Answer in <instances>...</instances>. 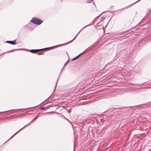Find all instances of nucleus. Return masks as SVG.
Returning <instances> with one entry per match:
<instances>
[{"label": "nucleus", "mask_w": 151, "mask_h": 151, "mask_svg": "<svg viewBox=\"0 0 151 151\" xmlns=\"http://www.w3.org/2000/svg\"><path fill=\"white\" fill-rule=\"evenodd\" d=\"M30 22L37 25H40L42 22L41 19L36 17L32 18Z\"/></svg>", "instance_id": "1"}, {"label": "nucleus", "mask_w": 151, "mask_h": 151, "mask_svg": "<svg viewBox=\"0 0 151 151\" xmlns=\"http://www.w3.org/2000/svg\"><path fill=\"white\" fill-rule=\"evenodd\" d=\"M47 48H45L44 49H37V50H30V52L32 53H35L38 52H39L40 51L44 50L47 49Z\"/></svg>", "instance_id": "2"}, {"label": "nucleus", "mask_w": 151, "mask_h": 151, "mask_svg": "<svg viewBox=\"0 0 151 151\" xmlns=\"http://www.w3.org/2000/svg\"><path fill=\"white\" fill-rule=\"evenodd\" d=\"M6 42L7 43H9L12 45H15L16 44V40H14L13 41H7Z\"/></svg>", "instance_id": "3"}, {"label": "nucleus", "mask_w": 151, "mask_h": 151, "mask_svg": "<svg viewBox=\"0 0 151 151\" xmlns=\"http://www.w3.org/2000/svg\"><path fill=\"white\" fill-rule=\"evenodd\" d=\"M38 116H36V117H35V118L33 119L30 122H29L28 124H27L26 125H25V126H24V127H22V128H21V129H20L18 132H17L19 131V130H21V129H22L24 127H26V126L27 125H28L29 124H30L31 122H32L33 121H34V120L37 119L38 117Z\"/></svg>", "instance_id": "4"}, {"label": "nucleus", "mask_w": 151, "mask_h": 151, "mask_svg": "<svg viewBox=\"0 0 151 151\" xmlns=\"http://www.w3.org/2000/svg\"><path fill=\"white\" fill-rule=\"evenodd\" d=\"M83 52H82L81 53V54H79V55H78L76 57H75V58H73L72 60H74L76 59H77L78 58L82 53H83Z\"/></svg>", "instance_id": "5"}, {"label": "nucleus", "mask_w": 151, "mask_h": 151, "mask_svg": "<svg viewBox=\"0 0 151 151\" xmlns=\"http://www.w3.org/2000/svg\"><path fill=\"white\" fill-rule=\"evenodd\" d=\"M101 21H102L103 20H104L105 19V17L104 16H102L101 18Z\"/></svg>", "instance_id": "6"}, {"label": "nucleus", "mask_w": 151, "mask_h": 151, "mask_svg": "<svg viewBox=\"0 0 151 151\" xmlns=\"http://www.w3.org/2000/svg\"><path fill=\"white\" fill-rule=\"evenodd\" d=\"M93 0H88L87 3H89L91 2Z\"/></svg>", "instance_id": "7"}, {"label": "nucleus", "mask_w": 151, "mask_h": 151, "mask_svg": "<svg viewBox=\"0 0 151 151\" xmlns=\"http://www.w3.org/2000/svg\"><path fill=\"white\" fill-rule=\"evenodd\" d=\"M99 28H104V26H103L102 25L100 26V27H99Z\"/></svg>", "instance_id": "8"}, {"label": "nucleus", "mask_w": 151, "mask_h": 151, "mask_svg": "<svg viewBox=\"0 0 151 151\" xmlns=\"http://www.w3.org/2000/svg\"><path fill=\"white\" fill-rule=\"evenodd\" d=\"M44 53H38V54H39V55H42V54Z\"/></svg>", "instance_id": "9"}, {"label": "nucleus", "mask_w": 151, "mask_h": 151, "mask_svg": "<svg viewBox=\"0 0 151 151\" xmlns=\"http://www.w3.org/2000/svg\"><path fill=\"white\" fill-rule=\"evenodd\" d=\"M78 34H78H77V35H76V36L74 37V38L73 39V40H74L76 39V36H77V35Z\"/></svg>", "instance_id": "10"}, {"label": "nucleus", "mask_w": 151, "mask_h": 151, "mask_svg": "<svg viewBox=\"0 0 151 151\" xmlns=\"http://www.w3.org/2000/svg\"><path fill=\"white\" fill-rule=\"evenodd\" d=\"M43 108H43V107H42V108H40V109H41V110H42V109H43Z\"/></svg>", "instance_id": "11"}, {"label": "nucleus", "mask_w": 151, "mask_h": 151, "mask_svg": "<svg viewBox=\"0 0 151 151\" xmlns=\"http://www.w3.org/2000/svg\"><path fill=\"white\" fill-rule=\"evenodd\" d=\"M89 25H88V26H89ZM87 26H88V25H87V26H85V27H83L82 28V29L84 28V27H87Z\"/></svg>", "instance_id": "12"}, {"label": "nucleus", "mask_w": 151, "mask_h": 151, "mask_svg": "<svg viewBox=\"0 0 151 151\" xmlns=\"http://www.w3.org/2000/svg\"><path fill=\"white\" fill-rule=\"evenodd\" d=\"M96 26H97V27H98L99 26V25H98V24H97V25Z\"/></svg>", "instance_id": "13"}, {"label": "nucleus", "mask_w": 151, "mask_h": 151, "mask_svg": "<svg viewBox=\"0 0 151 151\" xmlns=\"http://www.w3.org/2000/svg\"><path fill=\"white\" fill-rule=\"evenodd\" d=\"M57 83H56V85H55V87H56V85H57Z\"/></svg>", "instance_id": "14"}, {"label": "nucleus", "mask_w": 151, "mask_h": 151, "mask_svg": "<svg viewBox=\"0 0 151 151\" xmlns=\"http://www.w3.org/2000/svg\"><path fill=\"white\" fill-rule=\"evenodd\" d=\"M19 110V109H18V110H16V111H18V110Z\"/></svg>", "instance_id": "15"}, {"label": "nucleus", "mask_w": 151, "mask_h": 151, "mask_svg": "<svg viewBox=\"0 0 151 151\" xmlns=\"http://www.w3.org/2000/svg\"><path fill=\"white\" fill-rule=\"evenodd\" d=\"M68 60H69V59L68 60V61H67V62H68Z\"/></svg>", "instance_id": "16"}, {"label": "nucleus", "mask_w": 151, "mask_h": 151, "mask_svg": "<svg viewBox=\"0 0 151 151\" xmlns=\"http://www.w3.org/2000/svg\"><path fill=\"white\" fill-rule=\"evenodd\" d=\"M15 111V110H14V111Z\"/></svg>", "instance_id": "17"}, {"label": "nucleus", "mask_w": 151, "mask_h": 151, "mask_svg": "<svg viewBox=\"0 0 151 151\" xmlns=\"http://www.w3.org/2000/svg\"><path fill=\"white\" fill-rule=\"evenodd\" d=\"M14 113V112H12V113Z\"/></svg>", "instance_id": "18"}, {"label": "nucleus", "mask_w": 151, "mask_h": 151, "mask_svg": "<svg viewBox=\"0 0 151 151\" xmlns=\"http://www.w3.org/2000/svg\"><path fill=\"white\" fill-rule=\"evenodd\" d=\"M14 113V112H12V113Z\"/></svg>", "instance_id": "19"}, {"label": "nucleus", "mask_w": 151, "mask_h": 151, "mask_svg": "<svg viewBox=\"0 0 151 151\" xmlns=\"http://www.w3.org/2000/svg\"><path fill=\"white\" fill-rule=\"evenodd\" d=\"M14 113V112H12V113Z\"/></svg>", "instance_id": "20"}]
</instances>
